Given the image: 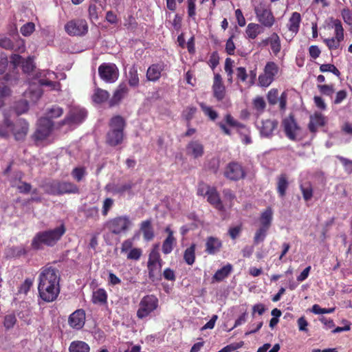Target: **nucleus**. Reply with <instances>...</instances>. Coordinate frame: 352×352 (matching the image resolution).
Instances as JSON below:
<instances>
[{
	"label": "nucleus",
	"mask_w": 352,
	"mask_h": 352,
	"mask_svg": "<svg viewBox=\"0 0 352 352\" xmlns=\"http://www.w3.org/2000/svg\"><path fill=\"white\" fill-rule=\"evenodd\" d=\"M224 176L230 181H239L245 177V170L238 162H228L224 170Z\"/></svg>",
	"instance_id": "14"
},
{
	"label": "nucleus",
	"mask_w": 352,
	"mask_h": 352,
	"mask_svg": "<svg viewBox=\"0 0 352 352\" xmlns=\"http://www.w3.org/2000/svg\"><path fill=\"white\" fill-rule=\"evenodd\" d=\"M256 18L261 27L271 28L276 23V18L269 6L259 3L254 8Z\"/></svg>",
	"instance_id": "6"
},
{
	"label": "nucleus",
	"mask_w": 352,
	"mask_h": 352,
	"mask_svg": "<svg viewBox=\"0 0 352 352\" xmlns=\"http://www.w3.org/2000/svg\"><path fill=\"white\" fill-rule=\"evenodd\" d=\"M319 71L320 72H331L333 75L337 77H340L341 73L338 67H336L335 65L327 63V64H322L319 67Z\"/></svg>",
	"instance_id": "48"
},
{
	"label": "nucleus",
	"mask_w": 352,
	"mask_h": 352,
	"mask_svg": "<svg viewBox=\"0 0 352 352\" xmlns=\"http://www.w3.org/2000/svg\"><path fill=\"white\" fill-rule=\"evenodd\" d=\"M232 271V265L230 263H227L226 265L222 267L217 271L215 274L213 275L212 279L216 281H221L226 278Z\"/></svg>",
	"instance_id": "37"
},
{
	"label": "nucleus",
	"mask_w": 352,
	"mask_h": 352,
	"mask_svg": "<svg viewBox=\"0 0 352 352\" xmlns=\"http://www.w3.org/2000/svg\"><path fill=\"white\" fill-rule=\"evenodd\" d=\"M29 130V124L24 120H19L12 124L11 131L16 141H23Z\"/></svg>",
	"instance_id": "19"
},
{
	"label": "nucleus",
	"mask_w": 352,
	"mask_h": 352,
	"mask_svg": "<svg viewBox=\"0 0 352 352\" xmlns=\"http://www.w3.org/2000/svg\"><path fill=\"white\" fill-rule=\"evenodd\" d=\"M108 300V294L104 288H98L93 292L92 301L94 304H106Z\"/></svg>",
	"instance_id": "40"
},
{
	"label": "nucleus",
	"mask_w": 352,
	"mask_h": 352,
	"mask_svg": "<svg viewBox=\"0 0 352 352\" xmlns=\"http://www.w3.org/2000/svg\"><path fill=\"white\" fill-rule=\"evenodd\" d=\"M267 230L264 229L263 227L260 226L258 230H256L254 236V243L258 244L259 243H262L265 239L266 235L267 234Z\"/></svg>",
	"instance_id": "50"
},
{
	"label": "nucleus",
	"mask_w": 352,
	"mask_h": 352,
	"mask_svg": "<svg viewBox=\"0 0 352 352\" xmlns=\"http://www.w3.org/2000/svg\"><path fill=\"white\" fill-rule=\"evenodd\" d=\"M262 27L259 23H250L245 28V34L249 39H256L258 34L261 33Z\"/></svg>",
	"instance_id": "38"
},
{
	"label": "nucleus",
	"mask_w": 352,
	"mask_h": 352,
	"mask_svg": "<svg viewBox=\"0 0 352 352\" xmlns=\"http://www.w3.org/2000/svg\"><path fill=\"white\" fill-rule=\"evenodd\" d=\"M207 201L217 210H223L224 207L220 195L215 187L211 186L209 193L208 195Z\"/></svg>",
	"instance_id": "30"
},
{
	"label": "nucleus",
	"mask_w": 352,
	"mask_h": 352,
	"mask_svg": "<svg viewBox=\"0 0 352 352\" xmlns=\"http://www.w3.org/2000/svg\"><path fill=\"white\" fill-rule=\"evenodd\" d=\"M199 106L203 112L204 113V114L206 116H208V118H210L211 120L214 121L217 119V118L218 117V113L216 112L215 110L212 109V107H210V106H207L206 104H205V103H203V102H201V103L199 104Z\"/></svg>",
	"instance_id": "49"
},
{
	"label": "nucleus",
	"mask_w": 352,
	"mask_h": 352,
	"mask_svg": "<svg viewBox=\"0 0 352 352\" xmlns=\"http://www.w3.org/2000/svg\"><path fill=\"white\" fill-rule=\"evenodd\" d=\"M158 305L159 300L156 296L150 294L143 296L139 303L137 311L138 318L142 320L148 317L157 309Z\"/></svg>",
	"instance_id": "8"
},
{
	"label": "nucleus",
	"mask_w": 352,
	"mask_h": 352,
	"mask_svg": "<svg viewBox=\"0 0 352 352\" xmlns=\"http://www.w3.org/2000/svg\"><path fill=\"white\" fill-rule=\"evenodd\" d=\"M282 125L286 137L290 140H296V131L300 130V128L297 124L294 114L290 113L287 118H284L282 121Z\"/></svg>",
	"instance_id": "15"
},
{
	"label": "nucleus",
	"mask_w": 352,
	"mask_h": 352,
	"mask_svg": "<svg viewBox=\"0 0 352 352\" xmlns=\"http://www.w3.org/2000/svg\"><path fill=\"white\" fill-rule=\"evenodd\" d=\"M252 104L254 108L258 111V112H263L266 108V102L263 96L256 97L252 102Z\"/></svg>",
	"instance_id": "55"
},
{
	"label": "nucleus",
	"mask_w": 352,
	"mask_h": 352,
	"mask_svg": "<svg viewBox=\"0 0 352 352\" xmlns=\"http://www.w3.org/2000/svg\"><path fill=\"white\" fill-rule=\"evenodd\" d=\"M128 84L131 87L137 88L140 85V79L138 76V70L135 65H132L129 69L128 76Z\"/></svg>",
	"instance_id": "35"
},
{
	"label": "nucleus",
	"mask_w": 352,
	"mask_h": 352,
	"mask_svg": "<svg viewBox=\"0 0 352 352\" xmlns=\"http://www.w3.org/2000/svg\"><path fill=\"white\" fill-rule=\"evenodd\" d=\"M83 214L87 219L97 221L100 218L99 210L97 206L86 208L83 210Z\"/></svg>",
	"instance_id": "44"
},
{
	"label": "nucleus",
	"mask_w": 352,
	"mask_h": 352,
	"mask_svg": "<svg viewBox=\"0 0 352 352\" xmlns=\"http://www.w3.org/2000/svg\"><path fill=\"white\" fill-rule=\"evenodd\" d=\"M98 75L107 83H115L118 80L120 72L115 63H102L98 69Z\"/></svg>",
	"instance_id": "12"
},
{
	"label": "nucleus",
	"mask_w": 352,
	"mask_h": 352,
	"mask_svg": "<svg viewBox=\"0 0 352 352\" xmlns=\"http://www.w3.org/2000/svg\"><path fill=\"white\" fill-rule=\"evenodd\" d=\"M267 99L271 105H275L279 102V108L280 110H285L287 108V92H282L280 97L278 96V91L276 88L269 90L267 94Z\"/></svg>",
	"instance_id": "16"
},
{
	"label": "nucleus",
	"mask_w": 352,
	"mask_h": 352,
	"mask_svg": "<svg viewBox=\"0 0 352 352\" xmlns=\"http://www.w3.org/2000/svg\"><path fill=\"white\" fill-rule=\"evenodd\" d=\"M66 231L62 223L53 230L38 232L32 239L31 249L35 251L43 250L44 246L53 247L61 239Z\"/></svg>",
	"instance_id": "2"
},
{
	"label": "nucleus",
	"mask_w": 352,
	"mask_h": 352,
	"mask_svg": "<svg viewBox=\"0 0 352 352\" xmlns=\"http://www.w3.org/2000/svg\"><path fill=\"white\" fill-rule=\"evenodd\" d=\"M289 186L288 177L286 173H281L277 177L276 190L279 197H285L287 194V189Z\"/></svg>",
	"instance_id": "31"
},
{
	"label": "nucleus",
	"mask_w": 352,
	"mask_h": 352,
	"mask_svg": "<svg viewBox=\"0 0 352 352\" xmlns=\"http://www.w3.org/2000/svg\"><path fill=\"white\" fill-rule=\"evenodd\" d=\"M126 122L121 116H115L109 122V129L106 134V144L111 146L120 145L124 139Z\"/></svg>",
	"instance_id": "3"
},
{
	"label": "nucleus",
	"mask_w": 352,
	"mask_h": 352,
	"mask_svg": "<svg viewBox=\"0 0 352 352\" xmlns=\"http://www.w3.org/2000/svg\"><path fill=\"white\" fill-rule=\"evenodd\" d=\"M16 322V316L14 314L6 315L4 318L3 324L6 329H11L14 327Z\"/></svg>",
	"instance_id": "61"
},
{
	"label": "nucleus",
	"mask_w": 352,
	"mask_h": 352,
	"mask_svg": "<svg viewBox=\"0 0 352 352\" xmlns=\"http://www.w3.org/2000/svg\"><path fill=\"white\" fill-rule=\"evenodd\" d=\"M142 254V250L140 248H131L127 254V259L138 260Z\"/></svg>",
	"instance_id": "62"
},
{
	"label": "nucleus",
	"mask_w": 352,
	"mask_h": 352,
	"mask_svg": "<svg viewBox=\"0 0 352 352\" xmlns=\"http://www.w3.org/2000/svg\"><path fill=\"white\" fill-rule=\"evenodd\" d=\"M60 272L58 268L47 263L41 268L38 291L41 299L46 302L56 300L60 292Z\"/></svg>",
	"instance_id": "1"
},
{
	"label": "nucleus",
	"mask_w": 352,
	"mask_h": 352,
	"mask_svg": "<svg viewBox=\"0 0 352 352\" xmlns=\"http://www.w3.org/2000/svg\"><path fill=\"white\" fill-rule=\"evenodd\" d=\"M273 219V211L271 208H267L265 210L263 211L260 217L261 226L265 228L268 231L271 226Z\"/></svg>",
	"instance_id": "33"
},
{
	"label": "nucleus",
	"mask_w": 352,
	"mask_h": 352,
	"mask_svg": "<svg viewBox=\"0 0 352 352\" xmlns=\"http://www.w3.org/2000/svg\"><path fill=\"white\" fill-rule=\"evenodd\" d=\"M87 173L85 166H77L72 169L71 175L75 181L80 182L84 179Z\"/></svg>",
	"instance_id": "45"
},
{
	"label": "nucleus",
	"mask_w": 352,
	"mask_h": 352,
	"mask_svg": "<svg viewBox=\"0 0 352 352\" xmlns=\"http://www.w3.org/2000/svg\"><path fill=\"white\" fill-rule=\"evenodd\" d=\"M91 100L94 104H101L103 102L110 100V94L106 89L96 88L91 96Z\"/></svg>",
	"instance_id": "32"
},
{
	"label": "nucleus",
	"mask_w": 352,
	"mask_h": 352,
	"mask_svg": "<svg viewBox=\"0 0 352 352\" xmlns=\"http://www.w3.org/2000/svg\"><path fill=\"white\" fill-rule=\"evenodd\" d=\"M31 250V247L28 248L24 245H13L6 249V256L9 258H20L21 256L29 255Z\"/></svg>",
	"instance_id": "21"
},
{
	"label": "nucleus",
	"mask_w": 352,
	"mask_h": 352,
	"mask_svg": "<svg viewBox=\"0 0 352 352\" xmlns=\"http://www.w3.org/2000/svg\"><path fill=\"white\" fill-rule=\"evenodd\" d=\"M12 122L8 118H5L3 124L0 125V137L8 136V129H12Z\"/></svg>",
	"instance_id": "54"
},
{
	"label": "nucleus",
	"mask_w": 352,
	"mask_h": 352,
	"mask_svg": "<svg viewBox=\"0 0 352 352\" xmlns=\"http://www.w3.org/2000/svg\"><path fill=\"white\" fill-rule=\"evenodd\" d=\"M29 109L28 102L25 100H19L16 104V112L17 114L23 113Z\"/></svg>",
	"instance_id": "64"
},
{
	"label": "nucleus",
	"mask_w": 352,
	"mask_h": 352,
	"mask_svg": "<svg viewBox=\"0 0 352 352\" xmlns=\"http://www.w3.org/2000/svg\"><path fill=\"white\" fill-rule=\"evenodd\" d=\"M186 152L188 156L195 159L202 157L205 153L204 146L199 140H191L186 146Z\"/></svg>",
	"instance_id": "20"
},
{
	"label": "nucleus",
	"mask_w": 352,
	"mask_h": 352,
	"mask_svg": "<svg viewBox=\"0 0 352 352\" xmlns=\"http://www.w3.org/2000/svg\"><path fill=\"white\" fill-rule=\"evenodd\" d=\"M317 88L320 93L327 96H332L334 92V87L333 84L317 85Z\"/></svg>",
	"instance_id": "53"
},
{
	"label": "nucleus",
	"mask_w": 352,
	"mask_h": 352,
	"mask_svg": "<svg viewBox=\"0 0 352 352\" xmlns=\"http://www.w3.org/2000/svg\"><path fill=\"white\" fill-rule=\"evenodd\" d=\"M114 204V199L110 197L106 198L103 201L102 214L103 216H107L109 212L112 208Z\"/></svg>",
	"instance_id": "58"
},
{
	"label": "nucleus",
	"mask_w": 352,
	"mask_h": 352,
	"mask_svg": "<svg viewBox=\"0 0 352 352\" xmlns=\"http://www.w3.org/2000/svg\"><path fill=\"white\" fill-rule=\"evenodd\" d=\"M300 190L302 194V198L305 201H309L314 196V188L309 182L302 183L300 185Z\"/></svg>",
	"instance_id": "41"
},
{
	"label": "nucleus",
	"mask_w": 352,
	"mask_h": 352,
	"mask_svg": "<svg viewBox=\"0 0 352 352\" xmlns=\"http://www.w3.org/2000/svg\"><path fill=\"white\" fill-rule=\"evenodd\" d=\"M65 31L72 36H82L88 32V24L85 19H74L68 21L64 27Z\"/></svg>",
	"instance_id": "10"
},
{
	"label": "nucleus",
	"mask_w": 352,
	"mask_h": 352,
	"mask_svg": "<svg viewBox=\"0 0 352 352\" xmlns=\"http://www.w3.org/2000/svg\"><path fill=\"white\" fill-rule=\"evenodd\" d=\"M46 194L62 195L65 194H79L80 188L72 182L53 180L47 182L44 186Z\"/></svg>",
	"instance_id": "4"
},
{
	"label": "nucleus",
	"mask_w": 352,
	"mask_h": 352,
	"mask_svg": "<svg viewBox=\"0 0 352 352\" xmlns=\"http://www.w3.org/2000/svg\"><path fill=\"white\" fill-rule=\"evenodd\" d=\"M234 34H232L229 39L226 41V52L228 54V55H234L236 46L234 43L233 39L234 38Z\"/></svg>",
	"instance_id": "63"
},
{
	"label": "nucleus",
	"mask_w": 352,
	"mask_h": 352,
	"mask_svg": "<svg viewBox=\"0 0 352 352\" xmlns=\"http://www.w3.org/2000/svg\"><path fill=\"white\" fill-rule=\"evenodd\" d=\"M131 221L128 215H118L111 218L105 223V226L112 234H121L126 232L131 226Z\"/></svg>",
	"instance_id": "5"
},
{
	"label": "nucleus",
	"mask_w": 352,
	"mask_h": 352,
	"mask_svg": "<svg viewBox=\"0 0 352 352\" xmlns=\"http://www.w3.org/2000/svg\"><path fill=\"white\" fill-rule=\"evenodd\" d=\"M69 352H89L90 346L86 342L82 340H74L70 343L69 347Z\"/></svg>",
	"instance_id": "36"
},
{
	"label": "nucleus",
	"mask_w": 352,
	"mask_h": 352,
	"mask_svg": "<svg viewBox=\"0 0 352 352\" xmlns=\"http://www.w3.org/2000/svg\"><path fill=\"white\" fill-rule=\"evenodd\" d=\"M175 244H176V239L174 235L168 234L162 243V251L164 254H169L173 251Z\"/></svg>",
	"instance_id": "39"
},
{
	"label": "nucleus",
	"mask_w": 352,
	"mask_h": 352,
	"mask_svg": "<svg viewBox=\"0 0 352 352\" xmlns=\"http://www.w3.org/2000/svg\"><path fill=\"white\" fill-rule=\"evenodd\" d=\"M85 318L83 309H78L69 316L68 322L73 329H80L85 324Z\"/></svg>",
	"instance_id": "23"
},
{
	"label": "nucleus",
	"mask_w": 352,
	"mask_h": 352,
	"mask_svg": "<svg viewBox=\"0 0 352 352\" xmlns=\"http://www.w3.org/2000/svg\"><path fill=\"white\" fill-rule=\"evenodd\" d=\"M333 28L334 29V36L323 40V43H325L330 51H334V50L340 48V43L344 39V28L340 20H333Z\"/></svg>",
	"instance_id": "11"
},
{
	"label": "nucleus",
	"mask_w": 352,
	"mask_h": 352,
	"mask_svg": "<svg viewBox=\"0 0 352 352\" xmlns=\"http://www.w3.org/2000/svg\"><path fill=\"white\" fill-rule=\"evenodd\" d=\"M195 243H191L190 247L184 250V260L188 265H192L195 262Z\"/></svg>",
	"instance_id": "42"
},
{
	"label": "nucleus",
	"mask_w": 352,
	"mask_h": 352,
	"mask_svg": "<svg viewBox=\"0 0 352 352\" xmlns=\"http://www.w3.org/2000/svg\"><path fill=\"white\" fill-rule=\"evenodd\" d=\"M0 47L7 50H14V51H18L19 52H23L25 50V46L23 40L17 41L16 48L12 40L10 39L9 37L4 36H0Z\"/></svg>",
	"instance_id": "26"
},
{
	"label": "nucleus",
	"mask_w": 352,
	"mask_h": 352,
	"mask_svg": "<svg viewBox=\"0 0 352 352\" xmlns=\"http://www.w3.org/2000/svg\"><path fill=\"white\" fill-rule=\"evenodd\" d=\"M301 15L300 12H294L287 23L288 30L294 36L299 32L301 23Z\"/></svg>",
	"instance_id": "29"
},
{
	"label": "nucleus",
	"mask_w": 352,
	"mask_h": 352,
	"mask_svg": "<svg viewBox=\"0 0 352 352\" xmlns=\"http://www.w3.org/2000/svg\"><path fill=\"white\" fill-rule=\"evenodd\" d=\"M129 89L128 85L124 82L118 85L113 94V96L109 100V106L110 108L120 104L123 98L127 96Z\"/></svg>",
	"instance_id": "18"
},
{
	"label": "nucleus",
	"mask_w": 352,
	"mask_h": 352,
	"mask_svg": "<svg viewBox=\"0 0 352 352\" xmlns=\"http://www.w3.org/2000/svg\"><path fill=\"white\" fill-rule=\"evenodd\" d=\"M211 186L206 184L204 182H199L198 183L197 192L198 195L203 196L204 197H208V195L210 190Z\"/></svg>",
	"instance_id": "57"
},
{
	"label": "nucleus",
	"mask_w": 352,
	"mask_h": 352,
	"mask_svg": "<svg viewBox=\"0 0 352 352\" xmlns=\"http://www.w3.org/2000/svg\"><path fill=\"white\" fill-rule=\"evenodd\" d=\"M270 46L274 56L279 54L281 47V41L278 33L272 32L270 36Z\"/></svg>",
	"instance_id": "34"
},
{
	"label": "nucleus",
	"mask_w": 352,
	"mask_h": 352,
	"mask_svg": "<svg viewBox=\"0 0 352 352\" xmlns=\"http://www.w3.org/2000/svg\"><path fill=\"white\" fill-rule=\"evenodd\" d=\"M225 121L227 124L231 126H235L237 129H245V125L235 120L230 113H227L225 116Z\"/></svg>",
	"instance_id": "52"
},
{
	"label": "nucleus",
	"mask_w": 352,
	"mask_h": 352,
	"mask_svg": "<svg viewBox=\"0 0 352 352\" xmlns=\"http://www.w3.org/2000/svg\"><path fill=\"white\" fill-rule=\"evenodd\" d=\"M277 126L278 122L276 120H263L261 125L259 126L261 135L265 138L271 137L274 130L276 129Z\"/></svg>",
	"instance_id": "28"
},
{
	"label": "nucleus",
	"mask_w": 352,
	"mask_h": 352,
	"mask_svg": "<svg viewBox=\"0 0 352 352\" xmlns=\"http://www.w3.org/2000/svg\"><path fill=\"white\" fill-rule=\"evenodd\" d=\"M162 264L159 245H155L148 254L147 261L148 275L151 280H155L157 273L162 270Z\"/></svg>",
	"instance_id": "7"
},
{
	"label": "nucleus",
	"mask_w": 352,
	"mask_h": 352,
	"mask_svg": "<svg viewBox=\"0 0 352 352\" xmlns=\"http://www.w3.org/2000/svg\"><path fill=\"white\" fill-rule=\"evenodd\" d=\"M265 69L271 80L274 81L275 76L279 72L278 65L276 63H274V61H268L265 66Z\"/></svg>",
	"instance_id": "43"
},
{
	"label": "nucleus",
	"mask_w": 352,
	"mask_h": 352,
	"mask_svg": "<svg viewBox=\"0 0 352 352\" xmlns=\"http://www.w3.org/2000/svg\"><path fill=\"white\" fill-rule=\"evenodd\" d=\"M213 96L217 101H222L226 96V87L223 83L222 76L219 73H215L212 85Z\"/></svg>",
	"instance_id": "17"
},
{
	"label": "nucleus",
	"mask_w": 352,
	"mask_h": 352,
	"mask_svg": "<svg viewBox=\"0 0 352 352\" xmlns=\"http://www.w3.org/2000/svg\"><path fill=\"white\" fill-rule=\"evenodd\" d=\"M222 248L221 239L214 236H209L206 239L205 252L209 255H214L220 252Z\"/></svg>",
	"instance_id": "25"
},
{
	"label": "nucleus",
	"mask_w": 352,
	"mask_h": 352,
	"mask_svg": "<svg viewBox=\"0 0 352 352\" xmlns=\"http://www.w3.org/2000/svg\"><path fill=\"white\" fill-rule=\"evenodd\" d=\"M22 71L25 73L33 72L34 68V60L31 57H28L26 60H22Z\"/></svg>",
	"instance_id": "59"
},
{
	"label": "nucleus",
	"mask_w": 352,
	"mask_h": 352,
	"mask_svg": "<svg viewBox=\"0 0 352 352\" xmlns=\"http://www.w3.org/2000/svg\"><path fill=\"white\" fill-rule=\"evenodd\" d=\"M54 121L46 117H41L38 121L37 127L32 135L36 143L45 140L52 133Z\"/></svg>",
	"instance_id": "9"
},
{
	"label": "nucleus",
	"mask_w": 352,
	"mask_h": 352,
	"mask_svg": "<svg viewBox=\"0 0 352 352\" xmlns=\"http://www.w3.org/2000/svg\"><path fill=\"white\" fill-rule=\"evenodd\" d=\"M35 30V25L34 23H26L25 24H23V26L20 29V32L22 35L23 36H30L32 34V33L34 32Z\"/></svg>",
	"instance_id": "60"
},
{
	"label": "nucleus",
	"mask_w": 352,
	"mask_h": 352,
	"mask_svg": "<svg viewBox=\"0 0 352 352\" xmlns=\"http://www.w3.org/2000/svg\"><path fill=\"white\" fill-rule=\"evenodd\" d=\"M165 65L164 63L151 64L147 68L146 74V80L148 81H158L162 77V73L164 71Z\"/></svg>",
	"instance_id": "24"
},
{
	"label": "nucleus",
	"mask_w": 352,
	"mask_h": 352,
	"mask_svg": "<svg viewBox=\"0 0 352 352\" xmlns=\"http://www.w3.org/2000/svg\"><path fill=\"white\" fill-rule=\"evenodd\" d=\"M272 82L273 81L271 80L270 77L268 76L264 68L263 73L258 76L259 85L262 87H268V86H270Z\"/></svg>",
	"instance_id": "56"
},
{
	"label": "nucleus",
	"mask_w": 352,
	"mask_h": 352,
	"mask_svg": "<svg viewBox=\"0 0 352 352\" xmlns=\"http://www.w3.org/2000/svg\"><path fill=\"white\" fill-rule=\"evenodd\" d=\"M134 184L131 182L124 183L121 185H118L114 187L113 192L119 195H124L125 192H128L129 193H131V190Z\"/></svg>",
	"instance_id": "47"
},
{
	"label": "nucleus",
	"mask_w": 352,
	"mask_h": 352,
	"mask_svg": "<svg viewBox=\"0 0 352 352\" xmlns=\"http://www.w3.org/2000/svg\"><path fill=\"white\" fill-rule=\"evenodd\" d=\"M87 116V111L85 109L72 108L68 111L63 120L58 122V126L80 124Z\"/></svg>",
	"instance_id": "13"
},
{
	"label": "nucleus",
	"mask_w": 352,
	"mask_h": 352,
	"mask_svg": "<svg viewBox=\"0 0 352 352\" xmlns=\"http://www.w3.org/2000/svg\"><path fill=\"white\" fill-rule=\"evenodd\" d=\"M239 133L242 140V142L245 144H250L252 142V138L250 136V130L249 128H247L245 125V129H239Z\"/></svg>",
	"instance_id": "51"
},
{
	"label": "nucleus",
	"mask_w": 352,
	"mask_h": 352,
	"mask_svg": "<svg viewBox=\"0 0 352 352\" xmlns=\"http://www.w3.org/2000/svg\"><path fill=\"white\" fill-rule=\"evenodd\" d=\"M327 124V117L320 112H315L309 116L308 124L309 131L312 133H316L318 127Z\"/></svg>",
	"instance_id": "22"
},
{
	"label": "nucleus",
	"mask_w": 352,
	"mask_h": 352,
	"mask_svg": "<svg viewBox=\"0 0 352 352\" xmlns=\"http://www.w3.org/2000/svg\"><path fill=\"white\" fill-rule=\"evenodd\" d=\"M140 230L145 241H152L155 238V231L152 226V219H146L141 222Z\"/></svg>",
	"instance_id": "27"
},
{
	"label": "nucleus",
	"mask_w": 352,
	"mask_h": 352,
	"mask_svg": "<svg viewBox=\"0 0 352 352\" xmlns=\"http://www.w3.org/2000/svg\"><path fill=\"white\" fill-rule=\"evenodd\" d=\"M64 113V109L60 106L53 105L52 108L47 110L46 118H49L51 120L52 118H57L63 116Z\"/></svg>",
	"instance_id": "46"
}]
</instances>
